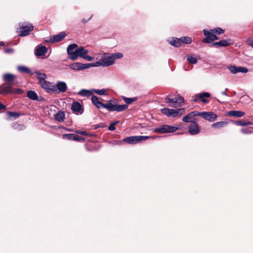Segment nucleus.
Segmentation results:
<instances>
[{"label": "nucleus", "instance_id": "1", "mask_svg": "<svg viewBox=\"0 0 253 253\" xmlns=\"http://www.w3.org/2000/svg\"><path fill=\"white\" fill-rule=\"evenodd\" d=\"M23 93V90L20 88H14L7 83H4L0 85V94L6 95L7 94H20Z\"/></svg>", "mask_w": 253, "mask_h": 253}, {"label": "nucleus", "instance_id": "2", "mask_svg": "<svg viewBox=\"0 0 253 253\" xmlns=\"http://www.w3.org/2000/svg\"><path fill=\"white\" fill-rule=\"evenodd\" d=\"M178 129L176 126H169L168 125H160L154 128V132L158 133H166L173 132Z\"/></svg>", "mask_w": 253, "mask_h": 253}, {"label": "nucleus", "instance_id": "3", "mask_svg": "<svg viewBox=\"0 0 253 253\" xmlns=\"http://www.w3.org/2000/svg\"><path fill=\"white\" fill-rule=\"evenodd\" d=\"M149 137L147 136H131L124 138L123 141L130 144H135L145 141Z\"/></svg>", "mask_w": 253, "mask_h": 253}, {"label": "nucleus", "instance_id": "4", "mask_svg": "<svg viewBox=\"0 0 253 253\" xmlns=\"http://www.w3.org/2000/svg\"><path fill=\"white\" fill-rule=\"evenodd\" d=\"M34 26L29 23L19 24V31L18 34L20 37H25L30 34V32L33 30Z\"/></svg>", "mask_w": 253, "mask_h": 253}, {"label": "nucleus", "instance_id": "5", "mask_svg": "<svg viewBox=\"0 0 253 253\" xmlns=\"http://www.w3.org/2000/svg\"><path fill=\"white\" fill-rule=\"evenodd\" d=\"M78 46L76 43L70 44L67 48V52L68 55V58L72 60H76L78 59Z\"/></svg>", "mask_w": 253, "mask_h": 253}, {"label": "nucleus", "instance_id": "6", "mask_svg": "<svg viewBox=\"0 0 253 253\" xmlns=\"http://www.w3.org/2000/svg\"><path fill=\"white\" fill-rule=\"evenodd\" d=\"M39 85L47 93L56 91L55 86L53 85L52 83L50 82L45 80L42 82L41 84H39Z\"/></svg>", "mask_w": 253, "mask_h": 253}, {"label": "nucleus", "instance_id": "7", "mask_svg": "<svg viewBox=\"0 0 253 253\" xmlns=\"http://www.w3.org/2000/svg\"><path fill=\"white\" fill-rule=\"evenodd\" d=\"M200 116L209 122H214L217 116L212 112H202L200 113Z\"/></svg>", "mask_w": 253, "mask_h": 253}, {"label": "nucleus", "instance_id": "8", "mask_svg": "<svg viewBox=\"0 0 253 253\" xmlns=\"http://www.w3.org/2000/svg\"><path fill=\"white\" fill-rule=\"evenodd\" d=\"M72 111L76 115H81L83 113L84 109L82 105L77 101L74 102L71 105Z\"/></svg>", "mask_w": 253, "mask_h": 253}, {"label": "nucleus", "instance_id": "9", "mask_svg": "<svg viewBox=\"0 0 253 253\" xmlns=\"http://www.w3.org/2000/svg\"><path fill=\"white\" fill-rule=\"evenodd\" d=\"M203 34L206 37L202 40V42L204 43H211V39L214 34L212 30L208 31L207 30H203Z\"/></svg>", "mask_w": 253, "mask_h": 253}, {"label": "nucleus", "instance_id": "10", "mask_svg": "<svg viewBox=\"0 0 253 253\" xmlns=\"http://www.w3.org/2000/svg\"><path fill=\"white\" fill-rule=\"evenodd\" d=\"M66 36L65 32H62L58 34L51 36L49 39V42L51 43L57 42L61 41Z\"/></svg>", "mask_w": 253, "mask_h": 253}, {"label": "nucleus", "instance_id": "11", "mask_svg": "<svg viewBox=\"0 0 253 253\" xmlns=\"http://www.w3.org/2000/svg\"><path fill=\"white\" fill-rule=\"evenodd\" d=\"M47 52V48L44 45H38L35 50V54L37 56H44Z\"/></svg>", "mask_w": 253, "mask_h": 253}, {"label": "nucleus", "instance_id": "12", "mask_svg": "<svg viewBox=\"0 0 253 253\" xmlns=\"http://www.w3.org/2000/svg\"><path fill=\"white\" fill-rule=\"evenodd\" d=\"M188 132L192 135H194L199 133L200 128L196 122H192L189 126Z\"/></svg>", "mask_w": 253, "mask_h": 253}, {"label": "nucleus", "instance_id": "13", "mask_svg": "<svg viewBox=\"0 0 253 253\" xmlns=\"http://www.w3.org/2000/svg\"><path fill=\"white\" fill-rule=\"evenodd\" d=\"M85 64H83L80 62H75L70 65V68L75 71H81L86 69Z\"/></svg>", "mask_w": 253, "mask_h": 253}, {"label": "nucleus", "instance_id": "14", "mask_svg": "<svg viewBox=\"0 0 253 253\" xmlns=\"http://www.w3.org/2000/svg\"><path fill=\"white\" fill-rule=\"evenodd\" d=\"M55 86L56 90L58 89L59 92L64 93L66 91L67 89V85L64 82L58 81Z\"/></svg>", "mask_w": 253, "mask_h": 253}, {"label": "nucleus", "instance_id": "15", "mask_svg": "<svg viewBox=\"0 0 253 253\" xmlns=\"http://www.w3.org/2000/svg\"><path fill=\"white\" fill-rule=\"evenodd\" d=\"M103 62V67H108L112 65L114 63V60L112 55L105 56L104 58L102 59Z\"/></svg>", "mask_w": 253, "mask_h": 253}, {"label": "nucleus", "instance_id": "16", "mask_svg": "<svg viewBox=\"0 0 253 253\" xmlns=\"http://www.w3.org/2000/svg\"><path fill=\"white\" fill-rule=\"evenodd\" d=\"M230 40H223L219 42H213L212 45L213 46L225 47L230 44Z\"/></svg>", "mask_w": 253, "mask_h": 253}, {"label": "nucleus", "instance_id": "17", "mask_svg": "<svg viewBox=\"0 0 253 253\" xmlns=\"http://www.w3.org/2000/svg\"><path fill=\"white\" fill-rule=\"evenodd\" d=\"M91 101L92 104L98 109L101 107H104V104L98 100V97L95 95H93L91 97Z\"/></svg>", "mask_w": 253, "mask_h": 253}, {"label": "nucleus", "instance_id": "18", "mask_svg": "<svg viewBox=\"0 0 253 253\" xmlns=\"http://www.w3.org/2000/svg\"><path fill=\"white\" fill-rule=\"evenodd\" d=\"M114 101L112 100H110L108 101V102L104 104V107L109 111H115V105L114 104Z\"/></svg>", "mask_w": 253, "mask_h": 253}, {"label": "nucleus", "instance_id": "19", "mask_svg": "<svg viewBox=\"0 0 253 253\" xmlns=\"http://www.w3.org/2000/svg\"><path fill=\"white\" fill-rule=\"evenodd\" d=\"M35 73L37 76L39 84L46 80L47 76L45 73H41L38 71H35Z\"/></svg>", "mask_w": 253, "mask_h": 253}, {"label": "nucleus", "instance_id": "20", "mask_svg": "<svg viewBox=\"0 0 253 253\" xmlns=\"http://www.w3.org/2000/svg\"><path fill=\"white\" fill-rule=\"evenodd\" d=\"M78 94L82 96L89 97L93 96V91L92 89L87 90L85 89H83L79 91Z\"/></svg>", "mask_w": 253, "mask_h": 253}, {"label": "nucleus", "instance_id": "21", "mask_svg": "<svg viewBox=\"0 0 253 253\" xmlns=\"http://www.w3.org/2000/svg\"><path fill=\"white\" fill-rule=\"evenodd\" d=\"M78 57H80L81 58H82L83 59L85 55H86L88 52V50L87 49H85L84 47L83 46H80L78 47Z\"/></svg>", "mask_w": 253, "mask_h": 253}, {"label": "nucleus", "instance_id": "22", "mask_svg": "<svg viewBox=\"0 0 253 253\" xmlns=\"http://www.w3.org/2000/svg\"><path fill=\"white\" fill-rule=\"evenodd\" d=\"M227 114L233 117H241L245 115V113L241 111L232 110L229 111Z\"/></svg>", "mask_w": 253, "mask_h": 253}, {"label": "nucleus", "instance_id": "23", "mask_svg": "<svg viewBox=\"0 0 253 253\" xmlns=\"http://www.w3.org/2000/svg\"><path fill=\"white\" fill-rule=\"evenodd\" d=\"M55 120L58 122H62L65 119V114L63 111H59L54 115Z\"/></svg>", "mask_w": 253, "mask_h": 253}, {"label": "nucleus", "instance_id": "24", "mask_svg": "<svg viewBox=\"0 0 253 253\" xmlns=\"http://www.w3.org/2000/svg\"><path fill=\"white\" fill-rule=\"evenodd\" d=\"M169 43L173 46L179 47L181 45L179 38L172 37L170 40H169Z\"/></svg>", "mask_w": 253, "mask_h": 253}, {"label": "nucleus", "instance_id": "25", "mask_svg": "<svg viewBox=\"0 0 253 253\" xmlns=\"http://www.w3.org/2000/svg\"><path fill=\"white\" fill-rule=\"evenodd\" d=\"M17 70L20 73H27L31 75L33 74L30 68L24 66H18L17 67Z\"/></svg>", "mask_w": 253, "mask_h": 253}, {"label": "nucleus", "instance_id": "26", "mask_svg": "<svg viewBox=\"0 0 253 253\" xmlns=\"http://www.w3.org/2000/svg\"><path fill=\"white\" fill-rule=\"evenodd\" d=\"M27 96L31 100H38V96L36 92L34 90H29L27 93Z\"/></svg>", "mask_w": 253, "mask_h": 253}, {"label": "nucleus", "instance_id": "27", "mask_svg": "<svg viewBox=\"0 0 253 253\" xmlns=\"http://www.w3.org/2000/svg\"><path fill=\"white\" fill-rule=\"evenodd\" d=\"M15 76L10 74L6 73L3 75L2 79L4 82H12L15 78Z\"/></svg>", "mask_w": 253, "mask_h": 253}, {"label": "nucleus", "instance_id": "28", "mask_svg": "<svg viewBox=\"0 0 253 253\" xmlns=\"http://www.w3.org/2000/svg\"><path fill=\"white\" fill-rule=\"evenodd\" d=\"M198 96L201 99V101L204 103L208 102V100L205 99V97L209 98L210 97V94L209 92H205L203 93H199Z\"/></svg>", "mask_w": 253, "mask_h": 253}, {"label": "nucleus", "instance_id": "29", "mask_svg": "<svg viewBox=\"0 0 253 253\" xmlns=\"http://www.w3.org/2000/svg\"><path fill=\"white\" fill-rule=\"evenodd\" d=\"M128 108V105L127 104H123V105H115V111H117L118 112H122L125 110H126Z\"/></svg>", "mask_w": 253, "mask_h": 253}, {"label": "nucleus", "instance_id": "30", "mask_svg": "<svg viewBox=\"0 0 253 253\" xmlns=\"http://www.w3.org/2000/svg\"><path fill=\"white\" fill-rule=\"evenodd\" d=\"M103 62L102 60H101V61H96L95 63H86V69H88L90 67H99V66H102L103 67Z\"/></svg>", "mask_w": 253, "mask_h": 253}, {"label": "nucleus", "instance_id": "31", "mask_svg": "<svg viewBox=\"0 0 253 253\" xmlns=\"http://www.w3.org/2000/svg\"><path fill=\"white\" fill-rule=\"evenodd\" d=\"M227 122L224 121L218 122L212 125V126L214 128H221L227 125Z\"/></svg>", "mask_w": 253, "mask_h": 253}, {"label": "nucleus", "instance_id": "32", "mask_svg": "<svg viewBox=\"0 0 253 253\" xmlns=\"http://www.w3.org/2000/svg\"><path fill=\"white\" fill-rule=\"evenodd\" d=\"M234 124L236 126H246L248 125H252V123L250 121H236L234 122Z\"/></svg>", "mask_w": 253, "mask_h": 253}, {"label": "nucleus", "instance_id": "33", "mask_svg": "<svg viewBox=\"0 0 253 253\" xmlns=\"http://www.w3.org/2000/svg\"><path fill=\"white\" fill-rule=\"evenodd\" d=\"M179 40L180 41V44H181V43L190 44L192 42L191 38L189 37H182L179 38Z\"/></svg>", "mask_w": 253, "mask_h": 253}, {"label": "nucleus", "instance_id": "34", "mask_svg": "<svg viewBox=\"0 0 253 253\" xmlns=\"http://www.w3.org/2000/svg\"><path fill=\"white\" fill-rule=\"evenodd\" d=\"M93 92H95L99 95H107V90L105 88L101 89H92Z\"/></svg>", "mask_w": 253, "mask_h": 253}, {"label": "nucleus", "instance_id": "35", "mask_svg": "<svg viewBox=\"0 0 253 253\" xmlns=\"http://www.w3.org/2000/svg\"><path fill=\"white\" fill-rule=\"evenodd\" d=\"M193 119V118L191 117L190 114L189 113L188 115H187L186 116H185L183 118L182 121L185 123L191 122L192 123V122H193L192 121Z\"/></svg>", "mask_w": 253, "mask_h": 253}, {"label": "nucleus", "instance_id": "36", "mask_svg": "<svg viewBox=\"0 0 253 253\" xmlns=\"http://www.w3.org/2000/svg\"><path fill=\"white\" fill-rule=\"evenodd\" d=\"M123 99L126 104H130L132 103V102L135 101L137 100V98L136 97H133V98L124 97V98H123Z\"/></svg>", "mask_w": 253, "mask_h": 253}, {"label": "nucleus", "instance_id": "37", "mask_svg": "<svg viewBox=\"0 0 253 253\" xmlns=\"http://www.w3.org/2000/svg\"><path fill=\"white\" fill-rule=\"evenodd\" d=\"M212 31H213L214 34H216L217 35H220L224 33V30L221 28H216L213 29H212Z\"/></svg>", "mask_w": 253, "mask_h": 253}, {"label": "nucleus", "instance_id": "38", "mask_svg": "<svg viewBox=\"0 0 253 253\" xmlns=\"http://www.w3.org/2000/svg\"><path fill=\"white\" fill-rule=\"evenodd\" d=\"M187 61L191 64H196L197 62L196 58L192 55L188 56Z\"/></svg>", "mask_w": 253, "mask_h": 253}, {"label": "nucleus", "instance_id": "39", "mask_svg": "<svg viewBox=\"0 0 253 253\" xmlns=\"http://www.w3.org/2000/svg\"><path fill=\"white\" fill-rule=\"evenodd\" d=\"M75 134L72 133L70 134H64L62 135V137L63 139H66L68 140H74V138H75L74 136Z\"/></svg>", "mask_w": 253, "mask_h": 253}, {"label": "nucleus", "instance_id": "40", "mask_svg": "<svg viewBox=\"0 0 253 253\" xmlns=\"http://www.w3.org/2000/svg\"><path fill=\"white\" fill-rule=\"evenodd\" d=\"M7 115L9 117H12L14 119L18 118L20 115V114L14 112H8Z\"/></svg>", "mask_w": 253, "mask_h": 253}, {"label": "nucleus", "instance_id": "41", "mask_svg": "<svg viewBox=\"0 0 253 253\" xmlns=\"http://www.w3.org/2000/svg\"><path fill=\"white\" fill-rule=\"evenodd\" d=\"M177 101H178V100L177 99V97H175L174 98H169V97L167 96L165 98V102L167 103H177Z\"/></svg>", "mask_w": 253, "mask_h": 253}, {"label": "nucleus", "instance_id": "42", "mask_svg": "<svg viewBox=\"0 0 253 253\" xmlns=\"http://www.w3.org/2000/svg\"><path fill=\"white\" fill-rule=\"evenodd\" d=\"M114 60H115L116 59H120L123 56V55L121 52H116L112 54Z\"/></svg>", "mask_w": 253, "mask_h": 253}, {"label": "nucleus", "instance_id": "43", "mask_svg": "<svg viewBox=\"0 0 253 253\" xmlns=\"http://www.w3.org/2000/svg\"><path fill=\"white\" fill-rule=\"evenodd\" d=\"M248 72V69L247 68L243 67H237V73H246Z\"/></svg>", "mask_w": 253, "mask_h": 253}, {"label": "nucleus", "instance_id": "44", "mask_svg": "<svg viewBox=\"0 0 253 253\" xmlns=\"http://www.w3.org/2000/svg\"><path fill=\"white\" fill-rule=\"evenodd\" d=\"M230 72L233 74L237 73V67L236 66H230L228 67Z\"/></svg>", "mask_w": 253, "mask_h": 253}, {"label": "nucleus", "instance_id": "45", "mask_svg": "<svg viewBox=\"0 0 253 253\" xmlns=\"http://www.w3.org/2000/svg\"><path fill=\"white\" fill-rule=\"evenodd\" d=\"M75 132L78 134H80L84 135V136H90L92 135L91 134L88 133L85 131H82V130H77L75 131Z\"/></svg>", "mask_w": 253, "mask_h": 253}, {"label": "nucleus", "instance_id": "46", "mask_svg": "<svg viewBox=\"0 0 253 253\" xmlns=\"http://www.w3.org/2000/svg\"><path fill=\"white\" fill-rule=\"evenodd\" d=\"M161 112L163 114L167 115V116L169 117L170 112H169V108H164L163 109H161Z\"/></svg>", "mask_w": 253, "mask_h": 253}, {"label": "nucleus", "instance_id": "47", "mask_svg": "<svg viewBox=\"0 0 253 253\" xmlns=\"http://www.w3.org/2000/svg\"><path fill=\"white\" fill-rule=\"evenodd\" d=\"M246 42L249 45L253 48V37L248 38Z\"/></svg>", "mask_w": 253, "mask_h": 253}, {"label": "nucleus", "instance_id": "48", "mask_svg": "<svg viewBox=\"0 0 253 253\" xmlns=\"http://www.w3.org/2000/svg\"><path fill=\"white\" fill-rule=\"evenodd\" d=\"M74 136H75V138H74V140H73L74 141H79V142L85 141L84 138H83V137L79 136L76 134H75Z\"/></svg>", "mask_w": 253, "mask_h": 253}, {"label": "nucleus", "instance_id": "49", "mask_svg": "<svg viewBox=\"0 0 253 253\" xmlns=\"http://www.w3.org/2000/svg\"><path fill=\"white\" fill-rule=\"evenodd\" d=\"M169 116L175 117L177 116L176 109H169Z\"/></svg>", "mask_w": 253, "mask_h": 253}, {"label": "nucleus", "instance_id": "50", "mask_svg": "<svg viewBox=\"0 0 253 253\" xmlns=\"http://www.w3.org/2000/svg\"><path fill=\"white\" fill-rule=\"evenodd\" d=\"M176 112H177V116L178 115H181L182 114H183L185 113V109L184 108H179V109H176Z\"/></svg>", "mask_w": 253, "mask_h": 253}, {"label": "nucleus", "instance_id": "51", "mask_svg": "<svg viewBox=\"0 0 253 253\" xmlns=\"http://www.w3.org/2000/svg\"><path fill=\"white\" fill-rule=\"evenodd\" d=\"M4 51L6 53H13L14 52V49L12 48L7 47L4 49Z\"/></svg>", "mask_w": 253, "mask_h": 253}, {"label": "nucleus", "instance_id": "52", "mask_svg": "<svg viewBox=\"0 0 253 253\" xmlns=\"http://www.w3.org/2000/svg\"><path fill=\"white\" fill-rule=\"evenodd\" d=\"M191 117L193 118L194 117L197 116H200V113L198 111H195L189 113Z\"/></svg>", "mask_w": 253, "mask_h": 253}, {"label": "nucleus", "instance_id": "53", "mask_svg": "<svg viewBox=\"0 0 253 253\" xmlns=\"http://www.w3.org/2000/svg\"><path fill=\"white\" fill-rule=\"evenodd\" d=\"M84 59H85L88 61H91L93 59V58L92 56H90L87 55H85L84 57L83 58Z\"/></svg>", "mask_w": 253, "mask_h": 253}, {"label": "nucleus", "instance_id": "54", "mask_svg": "<svg viewBox=\"0 0 253 253\" xmlns=\"http://www.w3.org/2000/svg\"><path fill=\"white\" fill-rule=\"evenodd\" d=\"M177 99L178 100V101H177L178 103H183L184 101V98L183 97H182V96H179L178 97H177Z\"/></svg>", "mask_w": 253, "mask_h": 253}, {"label": "nucleus", "instance_id": "55", "mask_svg": "<svg viewBox=\"0 0 253 253\" xmlns=\"http://www.w3.org/2000/svg\"><path fill=\"white\" fill-rule=\"evenodd\" d=\"M108 129H109V130H110L111 131L114 130L116 129L114 124H113L112 123H111L110 125L108 127Z\"/></svg>", "mask_w": 253, "mask_h": 253}, {"label": "nucleus", "instance_id": "56", "mask_svg": "<svg viewBox=\"0 0 253 253\" xmlns=\"http://www.w3.org/2000/svg\"><path fill=\"white\" fill-rule=\"evenodd\" d=\"M241 131L245 134H248L250 133V130L249 129L242 128Z\"/></svg>", "mask_w": 253, "mask_h": 253}, {"label": "nucleus", "instance_id": "57", "mask_svg": "<svg viewBox=\"0 0 253 253\" xmlns=\"http://www.w3.org/2000/svg\"><path fill=\"white\" fill-rule=\"evenodd\" d=\"M218 39V37L215 35L213 34V36L212 37V38L211 39V42L217 40Z\"/></svg>", "mask_w": 253, "mask_h": 253}, {"label": "nucleus", "instance_id": "58", "mask_svg": "<svg viewBox=\"0 0 253 253\" xmlns=\"http://www.w3.org/2000/svg\"><path fill=\"white\" fill-rule=\"evenodd\" d=\"M198 94H196L195 95L194 98L192 99V101H193V102H197V100H198V99L199 98H199V97H198Z\"/></svg>", "mask_w": 253, "mask_h": 253}, {"label": "nucleus", "instance_id": "59", "mask_svg": "<svg viewBox=\"0 0 253 253\" xmlns=\"http://www.w3.org/2000/svg\"><path fill=\"white\" fill-rule=\"evenodd\" d=\"M5 108L6 106L0 103V110H1V109H4Z\"/></svg>", "mask_w": 253, "mask_h": 253}, {"label": "nucleus", "instance_id": "60", "mask_svg": "<svg viewBox=\"0 0 253 253\" xmlns=\"http://www.w3.org/2000/svg\"><path fill=\"white\" fill-rule=\"evenodd\" d=\"M227 90V88H226L225 89V91H222L221 92V94L223 95H225V96H227V94L226 92V90Z\"/></svg>", "mask_w": 253, "mask_h": 253}, {"label": "nucleus", "instance_id": "61", "mask_svg": "<svg viewBox=\"0 0 253 253\" xmlns=\"http://www.w3.org/2000/svg\"><path fill=\"white\" fill-rule=\"evenodd\" d=\"M118 123H119V121H116V122L113 123L112 124H114V126H115L116 125H117Z\"/></svg>", "mask_w": 253, "mask_h": 253}, {"label": "nucleus", "instance_id": "62", "mask_svg": "<svg viewBox=\"0 0 253 253\" xmlns=\"http://www.w3.org/2000/svg\"><path fill=\"white\" fill-rule=\"evenodd\" d=\"M17 126H18L19 125H17V124H14L13 126L14 127V128H17V127H16Z\"/></svg>", "mask_w": 253, "mask_h": 253}, {"label": "nucleus", "instance_id": "63", "mask_svg": "<svg viewBox=\"0 0 253 253\" xmlns=\"http://www.w3.org/2000/svg\"><path fill=\"white\" fill-rule=\"evenodd\" d=\"M66 130L68 131H72V129H71V128H66Z\"/></svg>", "mask_w": 253, "mask_h": 253}, {"label": "nucleus", "instance_id": "64", "mask_svg": "<svg viewBox=\"0 0 253 253\" xmlns=\"http://www.w3.org/2000/svg\"><path fill=\"white\" fill-rule=\"evenodd\" d=\"M3 43L2 42H1L0 43V45H3Z\"/></svg>", "mask_w": 253, "mask_h": 253}]
</instances>
